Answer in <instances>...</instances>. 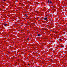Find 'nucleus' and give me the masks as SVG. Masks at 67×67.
<instances>
[{"label":"nucleus","instance_id":"nucleus-1","mask_svg":"<svg viewBox=\"0 0 67 67\" xmlns=\"http://www.w3.org/2000/svg\"><path fill=\"white\" fill-rule=\"evenodd\" d=\"M48 3H51V4L52 3V1H48Z\"/></svg>","mask_w":67,"mask_h":67},{"label":"nucleus","instance_id":"nucleus-2","mask_svg":"<svg viewBox=\"0 0 67 67\" xmlns=\"http://www.w3.org/2000/svg\"><path fill=\"white\" fill-rule=\"evenodd\" d=\"M44 20H45V21H47V19H48V18H46V17L44 18Z\"/></svg>","mask_w":67,"mask_h":67},{"label":"nucleus","instance_id":"nucleus-3","mask_svg":"<svg viewBox=\"0 0 67 67\" xmlns=\"http://www.w3.org/2000/svg\"><path fill=\"white\" fill-rule=\"evenodd\" d=\"M25 16H26V17H27V16H28V15H27V14H25Z\"/></svg>","mask_w":67,"mask_h":67},{"label":"nucleus","instance_id":"nucleus-4","mask_svg":"<svg viewBox=\"0 0 67 67\" xmlns=\"http://www.w3.org/2000/svg\"><path fill=\"white\" fill-rule=\"evenodd\" d=\"M7 25V24H5L4 25H5V26H6V25Z\"/></svg>","mask_w":67,"mask_h":67},{"label":"nucleus","instance_id":"nucleus-5","mask_svg":"<svg viewBox=\"0 0 67 67\" xmlns=\"http://www.w3.org/2000/svg\"><path fill=\"white\" fill-rule=\"evenodd\" d=\"M61 47H64V46H61Z\"/></svg>","mask_w":67,"mask_h":67},{"label":"nucleus","instance_id":"nucleus-6","mask_svg":"<svg viewBox=\"0 0 67 67\" xmlns=\"http://www.w3.org/2000/svg\"><path fill=\"white\" fill-rule=\"evenodd\" d=\"M40 36V34H39L38 35V36Z\"/></svg>","mask_w":67,"mask_h":67},{"label":"nucleus","instance_id":"nucleus-7","mask_svg":"<svg viewBox=\"0 0 67 67\" xmlns=\"http://www.w3.org/2000/svg\"><path fill=\"white\" fill-rule=\"evenodd\" d=\"M60 41H62V39H60Z\"/></svg>","mask_w":67,"mask_h":67},{"label":"nucleus","instance_id":"nucleus-8","mask_svg":"<svg viewBox=\"0 0 67 67\" xmlns=\"http://www.w3.org/2000/svg\"><path fill=\"white\" fill-rule=\"evenodd\" d=\"M4 0V1H6V0Z\"/></svg>","mask_w":67,"mask_h":67}]
</instances>
